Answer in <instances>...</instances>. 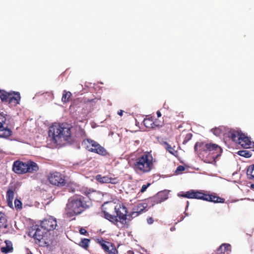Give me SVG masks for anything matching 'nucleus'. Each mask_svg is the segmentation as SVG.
I'll list each match as a JSON object with an SVG mask.
<instances>
[{
  "label": "nucleus",
  "instance_id": "nucleus-1",
  "mask_svg": "<svg viewBox=\"0 0 254 254\" xmlns=\"http://www.w3.org/2000/svg\"><path fill=\"white\" fill-rule=\"evenodd\" d=\"M101 209L104 218L113 224L117 225L119 221L122 224H126L127 209L123 204L115 205L114 203L107 202L102 205Z\"/></svg>",
  "mask_w": 254,
  "mask_h": 254
},
{
  "label": "nucleus",
  "instance_id": "nucleus-2",
  "mask_svg": "<svg viewBox=\"0 0 254 254\" xmlns=\"http://www.w3.org/2000/svg\"><path fill=\"white\" fill-rule=\"evenodd\" d=\"M49 136L54 143L60 145L63 141H68L70 139V127L66 124L55 123L50 127Z\"/></svg>",
  "mask_w": 254,
  "mask_h": 254
},
{
  "label": "nucleus",
  "instance_id": "nucleus-3",
  "mask_svg": "<svg viewBox=\"0 0 254 254\" xmlns=\"http://www.w3.org/2000/svg\"><path fill=\"white\" fill-rule=\"evenodd\" d=\"M153 157L149 152H145L133 161L132 168L136 173L143 175L149 173L154 168Z\"/></svg>",
  "mask_w": 254,
  "mask_h": 254
},
{
  "label": "nucleus",
  "instance_id": "nucleus-4",
  "mask_svg": "<svg viewBox=\"0 0 254 254\" xmlns=\"http://www.w3.org/2000/svg\"><path fill=\"white\" fill-rule=\"evenodd\" d=\"M91 205L90 201H84L83 197L81 196L71 197L68 199L66 204V214L69 217L80 214L89 208Z\"/></svg>",
  "mask_w": 254,
  "mask_h": 254
},
{
  "label": "nucleus",
  "instance_id": "nucleus-5",
  "mask_svg": "<svg viewBox=\"0 0 254 254\" xmlns=\"http://www.w3.org/2000/svg\"><path fill=\"white\" fill-rule=\"evenodd\" d=\"M12 169L15 173L23 175L27 173H35L39 171V167L36 162L31 160L25 162L17 160L13 163Z\"/></svg>",
  "mask_w": 254,
  "mask_h": 254
},
{
  "label": "nucleus",
  "instance_id": "nucleus-6",
  "mask_svg": "<svg viewBox=\"0 0 254 254\" xmlns=\"http://www.w3.org/2000/svg\"><path fill=\"white\" fill-rule=\"evenodd\" d=\"M195 152H208L209 153L215 154V157L221 155L222 152V148L217 144L213 143H205L203 142H197L194 147Z\"/></svg>",
  "mask_w": 254,
  "mask_h": 254
},
{
  "label": "nucleus",
  "instance_id": "nucleus-7",
  "mask_svg": "<svg viewBox=\"0 0 254 254\" xmlns=\"http://www.w3.org/2000/svg\"><path fill=\"white\" fill-rule=\"evenodd\" d=\"M0 99L2 102L7 103L11 106H16L19 104L21 97L18 92H7L2 90Z\"/></svg>",
  "mask_w": 254,
  "mask_h": 254
},
{
  "label": "nucleus",
  "instance_id": "nucleus-8",
  "mask_svg": "<svg viewBox=\"0 0 254 254\" xmlns=\"http://www.w3.org/2000/svg\"><path fill=\"white\" fill-rule=\"evenodd\" d=\"M46 230H43V228L35 226L32 228L29 231L28 235L32 237L35 241V243L40 246H43L46 243L45 235L46 234Z\"/></svg>",
  "mask_w": 254,
  "mask_h": 254
},
{
  "label": "nucleus",
  "instance_id": "nucleus-9",
  "mask_svg": "<svg viewBox=\"0 0 254 254\" xmlns=\"http://www.w3.org/2000/svg\"><path fill=\"white\" fill-rule=\"evenodd\" d=\"M7 115L0 113V138H7L12 135V131L6 123Z\"/></svg>",
  "mask_w": 254,
  "mask_h": 254
},
{
  "label": "nucleus",
  "instance_id": "nucleus-10",
  "mask_svg": "<svg viewBox=\"0 0 254 254\" xmlns=\"http://www.w3.org/2000/svg\"><path fill=\"white\" fill-rule=\"evenodd\" d=\"M48 179L51 184L59 187H63L66 184L65 177L58 172L50 173Z\"/></svg>",
  "mask_w": 254,
  "mask_h": 254
},
{
  "label": "nucleus",
  "instance_id": "nucleus-11",
  "mask_svg": "<svg viewBox=\"0 0 254 254\" xmlns=\"http://www.w3.org/2000/svg\"><path fill=\"white\" fill-rule=\"evenodd\" d=\"M168 197V192L167 190L161 191L156 195L147 199L149 204V207H153L156 204L161 203Z\"/></svg>",
  "mask_w": 254,
  "mask_h": 254
},
{
  "label": "nucleus",
  "instance_id": "nucleus-12",
  "mask_svg": "<svg viewBox=\"0 0 254 254\" xmlns=\"http://www.w3.org/2000/svg\"><path fill=\"white\" fill-rule=\"evenodd\" d=\"M57 226V223L56 219L52 216L45 218L41 222L42 228L47 231L54 230L56 229Z\"/></svg>",
  "mask_w": 254,
  "mask_h": 254
},
{
  "label": "nucleus",
  "instance_id": "nucleus-13",
  "mask_svg": "<svg viewBox=\"0 0 254 254\" xmlns=\"http://www.w3.org/2000/svg\"><path fill=\"white\" fill-rule=\"evenodd\" d=\"M214 203H224L225 199L217 196L215 193L207 194L201 191V199Z\"/></svg>",
  "mask_w": 254,
  "mask_h": 254
},
{
  "label": "nucleus",
  "instance_id": "nucleus-14",
  "mask_svg": "<svg viewBox=\"0 0 254 254\" xmlns=\"http://www.w3.org/2000/svg\"><path fill=\"white\" fill-rule=\"evenodd\" d=\"M95 179L101 184L110 183L115 185L119 183V180L118 178L111 177L109 176H102L100 174L97 175L95 177Z\"/></svg>",
  "mask_w": 254,
  "mask_h": 254
},
{
  "label": "nucleus",
  "instance_id": "nucleus-15",
  "mask_svg": "<svg viewBox=\"0 0 254 254\" xmlns=\"http://www.w3.org/2000/svg\"><path fill=\"white\" fill-rule=\"evenodd\" d=\"M201 195V191L190 190L186 192L184 196L185 198L200 199Z\"/></svg>",
  "mask_w": 254,
  "mask_h": 254
},
{
  "label": "nucleus",
  "instance_id": "nucleus-16",
  "mask_svg": "<svg viewBox=\"0 0 254 254\" xmlns=\"http://www.w3.org/2000/svg\"><path fill=\"white\" fill-rule=\"evenodd\" d=\"M237 143L240 144L242 147L245 148H251L252 145V142L250 138L246 136L243 133Z\"/></svg>",
  "mask_w": 254,
  "mask_h": 254
},
{
  "label": "nucleus",
  "instance_id": "nucleus-17",
  "mask_svg": "<svg viewBox=\"0 0 254 254\" xmlns=\"http://www.w3.org/2000/svg\"><path fill=\"white\" fill-rule=\"evenodd\" d=\"M242 134L241 130L231 129L228 132V137L237 143Z\"/></svg>",
  "mask_w": 254,
  "mask_h": 254
},
{
  "label": "nucleus",
  "instance_id": "nucleus-18",
  "mask_svg": "<svg viewBox=\"0 0 254 254\" xmlns=\"http://www.w3.org/2000/svg\"><path fill=\"white\" fill-rule=\"evenodd\" d=\"M5 244V247H2L0 249V251L2 253L7 254L13 252V248L12 243L10 241L5 240L4 241Z\"/></svg>",
  "mask_w": 254,
  "mask_h": 254
},
{
  "label": "nucleus",
  "instance_id": "nucleus-19",
  "mask_svg": "<svg viewBox=\"0 0 254 254\" xmlns=\"http://www.w3.org/2000/svg\"><path fill=\"white\" fill-rule=\"evenodd\" d=\"M146 201H147L146 200ZM149 206L148 202L140 203L138 204L133 208L135 211H136L139 214L142 213L144 211H147V209L145 210L146 208Z\"/></svg>",
  "mask_w": 254,
  "mask_h": 254
},
{
  "label": "nucleus",
  "instance_id": "nucleus-20",
  "mask_svg": "<svg viewBox=\"0 0 254 254\" xmlns=\"http://www.w3.org/2000/svg\"><path fill=\"white\" fill-rule=\"evenodd\" d=\"M94 140L88 138H84L82 142V146L89 151L91 152V149L93 147Z\"/></svg>",
  "mask_w": 254,
  "mask_h": 254
},
{
  "label": "nucleus",
  "instance_id": "nucleus-21",
  "mask_svg": "<svg viewBox=\"0 0 254 254\" xmlns=\"http://www.w3.org/2000/svg\"><path fill=\"white\" fill-rule=\"evenodd\" d=\"M231 246L228 244H222L216 251V254H224L226 252L230 251Z\"/></svg>",
  "mask_w": 254,
  "mask_h": 254
},
{
  "label": "nucleus",
  "instance_id": "nucleus-22",
  "mask_svg": "<svg viewBox=\"0 0 254 254\" xmlns=\"http://www.w3.org/2000/svg\"><path fill=\"white\" fill-rule=\"evenodd\" d=\"M154 123V118L152 117L146 118L143 120V124L144 126L148 128H153V126H155Z\"/></svg>",
  "mask_w": 254,
  "mask_h": 254
},
{
  "label": "nucleus",
  "instance_id": "nucleus-23",
  "mask_svg": "<svg viewBox=\"0 0 254 254\" xmlns=\"http://www.w3.org/2000/svg\"><path fill=\"white\" fill-rule=\"evenodd\" d=\"M8 224L5 215L0 212V229L7 228Z\"/></svg>",
  "mask_w": 254,
  "mask_h": 254
},
{
  "label": "nucleus",
  "instance_id": "nucleus-24",
  "mask_svg": "<svg viewBox=\"0 0 254 254\" xmlns=\"http://www.w3.org/2000/svg\"><path fill=\"white\" fill-rule=\"evenodd\" d=\"M163 145L166 150L168 151L170 154L173 155L175 156L177 155L178 152L177 151L175 150V146L174 147H172L170 144L166 141L163 142Z\"/></svg>",
  "mask_w": 254,
  "mask_h": 254
},
{
  "label": "nucleus",
  "instance_id": "nucleus-25",
  "mask_svg": "<svg viewBox=\"0 0 254 254\" xmlns=\"http://www.w3.org/2000/svg\"><path fill=\"white\" fill-rule=\"evenodd\" d=\"M247 176L249 180L254 182V164L248 167L247 171Z\"/></svg>",
  "mask_w": 254,
  "mask_h": 254
},
{
  "label": "nucleus",
  "instance_id": "nucleus-26",
  "mask_svg": "<svg viewBox=\"0 0 254 254\" xmlns=\"http://www.w3.org/2000/svg\"><path fill=\"white\" fill-rule=\"evenodd\" d=\"M96 147H98L96 150H91L92 152H94L102 156H106L107 154V150L102 146L96 145Z\"/></svg>",
  "mask_w": 254,
  "mask_h": 254
},
{
  "label": "nucleus",
  "instance_id": "nucleus-27",
  "mask_svg": "<svg viewBox=\"0 0 254 254\" xmlns=\"http://www.w3.org/2000/svg\"><path fill=\"white\" fill-rule=\"evenodd\" d=\"M72 96V94L70 91H67L64 90L63 91L62 101L64 103H66L69 101V99Z\"/></svg>",
  "mask_w": 254,
  "mask_h": 254
},
{
  "label": "nucleus",
  "instance_id": "nucleus-28",
  "mask_svg": "<svg viewBox=\"0 0 254 254\" xmlns=\"http://www.w3.org/2000/svg\"><path fill=\"white\" fill-rule=\"evenodd\" d=\"M90 242V240L86 238L82 239L80 242L78 244V245L84 249L85 250H88L89 248V244Z\"/></svg>",
  "mask_w": 254,
  "mask_h": 254
},
{
  "label": "nucleus",
  "instance_id": "nucleus-29",
  "mask_svg": "<svg viewBox=\"0 0 254 254\" xmlns=\"http://www.w3.org/2000/svg\"><path fill=\"white\" fill-rule=\"evenodd\" d=\"M14 194V192L12 190L9 189L7 191L6 196L8 204L10 203L12 204Z\"/></svg>",
  "mask_w": 254,
  "mask_h": 254
},
{
  "label": "nucleus",
  "instance_id": "nucleus-30",
  "mask_svg": "<svg viewBox=\"0 0 254 254\" xmlns=\"http://www.w3.org/2000/svg\"><path fill=\"white\" fill-rule=\"evenodd\" d=\"M99 243L100 244L102 248L104 250V251L106 253H108L111 247L110 245H108L107 244L108 242L104 240H102V241L99 242Z\"/></svg>",
  "mask_w": 254,
  "mask_h": 254
},
{
  "label": "nucleus",
  "instance_id": "nucleus-31",
  "mask_svg": "<svg viewBox=\"0 0 254 254\" xmlns=\"http://www.w3.org/2000/svg\"><path fill=\"white\" fill-rule=\"evenodd\" d=\"M108 245H110V248L108 252V254H118V251L115 247V245L111 243H107Z\"/></svg>",
  "mask_w": 254,
  "mask_h": 254
},
{
  "label": "nucleus",
  "instance_id": "nucleus-32",
  "mask_svg": "<svg viewBox=\"0 0 254 254\" xmlns=\"http://www.w3.org/2000/svg\"><path fill=\"white\" fill-rule=\"evenodd\" d=\"M238 154L241 156L246 158H249L251 157L252 153L247 150H240L238 152Z\"/></svg>",
  "mask_w": 254,
  "mask_h": 254
},
{
  "label": "nucleus",
  "instance_id": "nucleus-33",
  "mask_svg": "<svg viewBox=\"0 0 254 254\" xmlns=\"http://www.w3.org/2000/svg\"><path fill=\"white\" fill-rule=\"evenodd\" d=\"M14 205L16 209H21L22 208V203L21 201L18 199H15Z\"/></svg>",
  "mask_w": 254,
  "mask_h": 254
},
{
  "label": "nucleus",
  "instance_id": "nucleus-34",
  "mask_svg": "<svg viewBox=\"0 0 254 254\" xmlns=\"http://www.w3.org/2000/svg\"><path fill=\"white\" fill-rule=\"evenodd\" d=\"M77 134L82 138H85L86 137V133L85 131L81 128H79V130L77 132Z\"/></svg>",
  "mask_w": 254,
  "mask_h": 254
},
{
  "label": "nucleus",
  "instance_id": "nucleus-35",
  "mask_svg": "<svg viewBox=\"0 0 254 254\" xmlns=\"http://www.w3.org/2000/svg\"><path fill=\"white\" fill-rule=\"evenodd\" d=\"M192 134L191 133H187L183 141V144H186L192 137Z\"/></svg>",
  "mask_w": 254,
  "mask_h": 254
},
{
  "label": "nucleus",
  "instance_id": "nucleus-36",
  "mask_svg": "<svg viewBox=\"0 0 254 254\" xmlns=\"http://www.w3.org/2000/svg\"><path fill=\"white\" fill-rule=\"evenodd\" d=\"M212 131H213V133L216 135V136H220L222 133V131L219 127H216L215 128H213Z\"/></svg>",
  "mask_w": 254,
  "mask_h": 254
},
{
  "label": "nucleus",
  "instance_id": "nucleus-37",
  "mask_svg": "<svg viewBox=\"0 0 254 254\" xmlns=\"http://www.w3.org/2000/svg\"><path fill=\"white\" fill-rule=\"evenodd\" d=\"M140 214L136 211L134 210V208L132 209V211L131 212V213L128 215L129 217H130L132 218H135L138 216H139Z\"/></svg>",
  "mask_w": 254,
  "mask_h": 254
},
{
  "label": "nucleus",
  "instance_id": "nucleus-38",
  "mask_svg": "<svg viewBox=\"0 0 254 254\" xmlns=\"http://www.w3.org/2000/svg\"><path fill=\"white\" fill-rule=\"evenodd\" d=\"M185 170V167L183 166L180 165L179 166L176 170V173L178 174H180L181 172L184 171Z\"/></svg>",
  "mask_w": 254,
  "mask_h": 254
},
{
  "label": "nucleus",
  "instance_id": "nucleus-39",
  "mask_svg": "<svg viewBox=\"0 0 254 254\" xmlns=\"http://www.w3.org/2000/svg\"><path fill=\"white\" fill-rule=\"evenodd\" d=\"M154 123H156V124H155V126H153V128H155L156 127H162L163 124L162 122H161L160 121H158L157 120H155V121L154 120Z\"/></svg>",
  "mask_w": 254,
  "mask_h": 254
},
{
  "label": "nucleus",
  "instance_id": "nucleus-40",
  "mask_svg": "<svg viewBox=\"0 0 254 254\" xmlns=\"http://www.w3.org/2000/svg\"><path fill=\"white\" fill-rule=\"evenodd\" d=\"M150 183H147L146 185H143L142 187H141V190H140V192H144L146 190V189H147V188L150 186Z\"/></svg>",
  "mask_w": 254,
  "mask_h": 254
},
{
  "label": "nucleus",
  "instance_id": "nucleus-41",
  "mask_svg": "<svg viewBox=\"0 0 254 254\" xmlns=\"http://www.w3.org/2000/svg\"><path fill=\"white\" fill-rule=\"evenodd\" d=\"M79 233H80V234L83 235H87V233H88L87 231L86 230V229L85 228H81L80 229Z\"/></svg>",
  "mask_w": 254,
  "mask_h": 254
},
{
  "label": "nucleus",
  "instance_id": "nucleus-42",
  "mask_svg": "<svg viewBox=\"0 0 254 254\" xmlns=\"http://www.w3.org/2000/svg\"><path fill=\"white\" fill-rule=\"evenodd\" d=\"M147 222L148 224H152L154 222V219L151 217H149L147 219Z\"/></svg>",
  "mask_w": 254,
  "mask_h": 254
},
{
  "label": "nucleus",
  "instance_id": "nucleus-43",
  "mask_svg": "<svg viewBox=\"0 0 254 254\" xmlns=\"http://www.w3.org/2000/svg\"><path fill=\"white\" fill-rule=\"evenodd\" d=\"M96 145H100L98 142L95 141V142H93V147L92 148L91 150H96V149H97L98 147H96Z\"/></svg>",
  "mask_w": 254,
  "mask_h": 254
},
{
  "label": "nucleus",
  "instance_id": "nucleus-44",
  "mask_svg": "<svg viewBox=\"0 0 254 254\" xmlns=\"http://www.w3.org/2000/svg\"><path fill=\"white\" fill-rule=\"evenodd\" d=\"M124 111L120 110L118 112V114L120 115V116H122L123 114Z\"/></svg>",
  "mask_w": 254,
  "mask_h": 254
},
{
  "label": "nucleus",
  "instance_id": "nucleus-45",
  "mask_svg": "<svg viewBox=\"0 0 254 254\" xmlns=\"http://www.w3.org/2000/svg\"><path fill=\"white\" fill-rule=\"evenodd\" d=\"M185 192H181V193H179L178 194V195L179 196H182L183 197H185V196H184V193Z\"/></svg>",
  "mask_w": 254,
  "mask_h": 254
},
{
  "label": "nucleus",
  "instance_id": "nucleus-46",
  "mask_svg": "<svg viewBox=\"0 0 254 254\" xmlns=\"http://www.w3.org/2000/svg\"><path fill=\"white\" fill-rule=\"evenodd\" d=\"M157 115L158 118L160 117L161 116V113L160 111H158L157 112Z\"/></svg>",
  "mask_w": 254,
  "mask_h": 254
},
{
  "label": "nucleus",
  "instance_id": "nucleus-47",
  "mask_svg": "<svg viewBox=\"0 0 254 254\" xmlns=\"http://www.w3.org/2000/svg\"><path fill=\"white\" fill-rule=\"evenodd\" d=\"M250 188L252 190H254V184H251L250 186Z\"/></svg>",
  "mask_w": 254,
  "mask_h": 254
},
{
  "label": "nucleus",
  "instance_id": "nucleus-48",
  "mask_svg": "<svg viewBox=\"0 0 254 254\" xmlns=\"http://www.w3.org/2000/svg\"><path fill=\"white\" fill-rule=\"evenodd\" d=\"M90 192L89 191H86L85 192V194H86L87 196H88V197H89V195L90 194Z\"/></svg>",
  "mask_w": 254,
  "mask_h": 254
},
{
  "label": "nucleus",
  "instance_id": "nucleus-49",
  "mask_svg": "<svg viewBox=\"0 0 254 254\" xmlns=\"http://www.w3.org/2000/svg\"><path fill=\"white\" fill-rule=\"evenodd\" d=\"M93 101V99H92V100H88V102H92Z\"/></svg>",
  "mask_w": 254,
  "mask_h": 254
},
{
  "label": "nucleus",
  "instance_id": "nucleus-50",
  "mask_svg": "<svg viewBox=\"0 0 254 254\" xmlns=\"http://www.w3.org/2000/svg\"><path fill=\"white\" fill-rule=\"evenodd\" d=\"M183 218L182 217H181V219H180V221H182V220H183Z\"/></svg>",
  "mask_w": 254,
  "mask_h": 254
}]
</instances>
